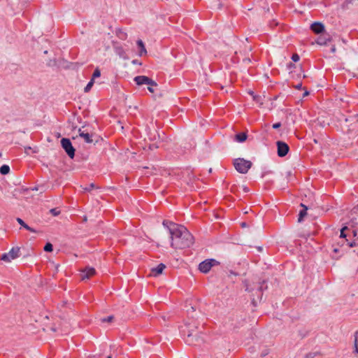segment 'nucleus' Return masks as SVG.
<instances>
[{"mask_svg":"<svg viewBox=\"0 0 358 358\" xmlns=\"http://www.w3.org/2000/svg\"><path fill=\"white\" fill-rule=\"evenodd\" d=\"M162 224L171 236V246L174 244L190 246L194 243L193 236L184 226L166 220L163 221Z\"/></svg>","mask_w":358,"mask_h":358,"instance_id":"f257e3e1","label":"nucleus"},{"mask_svg":"<svg viewBox=\"0 0 358 358\" xmlns=\"http://www.w3.org/2000/svg\"><path fill=\"white\" fill-rule=\"evenodd\" d=\"M340 238L345 239L346 243H343L342 245L358 246V231L357 229H350L349 227H344L341 229Z\"/></svg>","mask_w":358,"mask_h":358,"instance_id":"f03ea898","label":"nucleus"},{"mask_svg":"<svg viewBox=\"0 0 358 358\" xmlns=\"http://www.w3.org/2000/svg\"><path fill=\"white\" fill-rule=\"evenodd\" d=\"M25 248H11L8 252L1 255L0 259L4 262L9 263L18 257H25L29 255V252L24 251Z\"/></svg>","mask_w":358,"mask_h":358,"instance_id":"7ed1b4c3","label":"nucleus"},{"mask_svg":"<svg viewBox=\"0 0 358 358\" xmlns=\"http://www.w3.org/2000/svg\"><path fill=\"white\" fill-rule=\"evenodd\" d=\"M236 170L240 173H246L252 166V162L243 158L236 159L234 162Z\"/></svg>","mask_w":358,"mask_h":358,"instance_id":"20e7f679","label":"nucleus"},{"mask_svg":"<svg viewBox=\"0 0 358 358\" xmlns=\"http://www.w3.org/2000/svg\"><path fill=\"white\" fill-rule=\"evenodd\" d=\"M220 262L215 259H207L199 264V270L203 273H207L214 266L219 265Z\"/></svg>","mask_w":358,"mask_h":358,"instance_id":"39448f33","label":"nucleus"},{"mask_svg":"<svg viewBox=\"0 0 358 358\" xmlns=\"http://www.w3.org/2000/svg\"><path fill=\"white\" fill-rule=\"evenodd\" d=\"M61 145L68 156L73 159L75 156V149L73 147L71 141L69 138H63L61 140Z\"/></svg>","mask_w":358,"mask_h":358,"instance_id":"423d86ee","label":"nucleus"},{"mask_svg":"<svg viewBox=\"0 0 358 358\" xmlns=\"http://www.w3.org/2000/svg\"><path fill=\"white\" fill-rule=\"evenodd\" d=\"M204 341L201 334L194 335L192 331H189L185 343L188 345H197Z\"/></svg>","mask_w":358,"mask_h":358,"instance_id":"0eeeda50","label":"nucleus"},{"mask_svg":"<svg viewBox=\"0 0 358 358\" xmlns=\"http://www.w3.org/2000/svg\"><path fill=\"white\" fill-rule=\"evenodd\" d=\"M276 145L278 148V155L280 157H285L289 150L288 145L280 141H277Z\"/></svg>","mask_w":358,"mask_h":358,"instance_id":"6e6552de","label":"nucleus"},{"mask_svg":"<svg viewBox=\"0 0 358 358\" xmlns=\"http://www.w3.org/2000/svg\"><path fill=\"white\" fill-rule=\"evenodd\" d=\"M95 274V269L92 267H86L82 271L81 279L85 280L90 278L91 276Z\"/></svg>","mask_w":358,"mask_h":358,"instance_id":"1a4fd4ad","label":"nucleus"},{"mask_svg":"<svg viewBox=\"0 0 358 358\" xmlns=\"http://www.w3.org/2000/svg\"><path fill=\"white\" fill-rule=\"evenodd\" d=\"M79 136L83 138L85 142L92 143L93 142L92 135L89 132L83 130L81 128L78 129Z\"/></svg>","mask_w":358,"mask_h":358,"instance_id":"9d476101","label":"nucleus"},{"mask_svg":"<svg viewBox=\"0 0 358 358\" xmlns=\"http://www.w3.org/2000/svg\"><path fill=\"white\" fill-rule=\"evenodd\" d=\"M311 30L315 34H321L324 31V26L321 22H314L310 25Z\"/></svg>","mask_w":358,"mask_h":358,"instance_id":"9b49d317","label":"nucleus"},{"mask_svg":"<svg viewBox=\"0 0 358 358\" xmlns=\"http://www.w3.org/2000/svg\"><path fill=\"white\" fill-rule=\"evenodd\" d=\"M165 268H166L165 264L161 263L157 267L152 268L151 269V274L155 277L158 276L159 275L162 273V272Z\"/></svg>","mask_w":358,"mask_h":358,"instance_id":"f8f14e48","label":"nucleus"},{"mask_svg":"<svg viewBox=\"0 0 358 358\" xmlns=\"http://www.w3.org/2000/svg\"><path fill=\"white\" fill-rule=\"evenodd\" d=\"M134 80L138 85H147L148 77L145 76H136Z\"/></svg>","mask_w":358,"mask_h":358,"instance_id":"ddd939ff","label":"nucleus"},{"mask_svg":"<svg viewBox=\"0 0 358 358\" xmlns=\"http://www.w3.org/2000/svg\"><path fill=\"white\" fill-rule=\"evenodd\" d=\"M248 135L245 132L238 133L235 135L234 140L238 143H243L246 141Z\"/></svg>","mask_w":358,"mask_h":358,"instance_id":"4468645a","label":"nucleus"},{"mask_svg":"<svg viewBox=\"0 0 358 358\" xmlns=\"http://www.w3.org/2000/svg\"><path fill=\"white\" fill-rule=\"evenodd\" d=\"M140 50H139V56H143L144 55H146L147 53V50L145 48V45H144V43L143 42L141 41V40H138L137 42H136Z\"/></svg>","mask_w":358,"mask_h":358,"instance_id":"2eb2a0df","label":"nucleus"},{"mask_svg":"<svg viewBox=\"0 0 358 358\" xmlns=\"http://www.w3.org/2000/svg\"><path fill=\"white\" fill-rule=\"evenodd\" d=\"M301 207H303V210H300L299 212V219H298V221L299 222H301L302 220V219L303 218V217H305L307 214L306 211L308 210V207L301 203Z\"/></svg>","mask_w":358,"mask_h":358,"instance_id":"dca6fc26","label":"nucleus"},{"mask_svg":"<svg viewBox=\"0 0 358 358\" xmlns=\"http://www.w3.org/2000/svg\"><path fill=\"white\" fill-rule=\"evenodd\" d=\"M330 41V38H327L325 36H320L317 40V43L320 45H326L328 41Z\"/></svg>","mask_w":358,"mask_h":358,"instance_id":"f3484780","label":"nucleus"},{"mask_svg":"<svg viewBox=\"0 0 358 358\" xmlns=\"http://www.w3.org/2000/svg\"><path fill=\"white\" fill-rule=\"evenodd\" d=\"M10 172V167L6 164H3L0 167V173L2 175H6Z\"/></svg>","mask_w":358,"mask_h":358,"instance_id":"a211bd4d","label":"nucleus"},{"mask_svg":"<svg viewBox=\"0 0 358 358\" xmlns=\"http://www.w3.org/2000/svg\"><path fill=\"white\" fill-rule=\"evenodd\" d=\"M304 238L306 240V242L301 241L300 243H296V244L299 245V246H301L302 244H308V245H310V246H312L313 245V239L312 238L309 237V238Z\"/></svg>","mask_w":358,"mask_h":358,"instance_id":"6ab92c4d","label":"nucleus"},{"mask_svg":"<svg viewBox=\"0 0 358 358\" xmlns=\"http://www.w3.org/2000/svg\"><path fill=\"white\" fill-rule=\"evenodd\" d=\"M17 221L24 228H25L28 230H30V231L32 230L21 218H17Z\"/></svg>","mask_w":358,"mask_h":358,"instance_id":"aec40b11","label":"nucleus"},{"mask_svg":"<svg viewBox=\"0 0 358 358\" xmlns=\"http://www.w3.org/2000/svg\"><path fill=\"white\" fill-rule=\"evenodd\" d=\"M93 84H94V80H93V79H91V80L87 83V85L84 88L85 92H88L91 90Z\"/></svg>","mask_w":358,"mask_h":358,"instance_id":"412c9836","label":"nucleus"},{"mask_svg":"<svg viewBox=\"0 0 358 358\" xmlns=\"http://www.w3.org/2000/svg\"><path fill=\"white\" fill-rule=\"evenodd\" d=\"M355 347H354V352L358 353V337H357V332L355 333Z\"/></svg>","mask_w":358,"mask_h":358,"instance_id":"4be33fe9","label":"nucleus"},{"mask_svg":"<svg viewBox=\"0 0 358 358\" xmlns=\"http://www.w3.org/2000/svg\"><path fill=\"white\" fill-rule=\"evenodd\" d=\"M265 282L263 281L262 282H259V285L257 286V291L259 292H262L263 291V289H267V286H264Z\"/></svg>","mask_w":358,"mask_h":358,"instance_id":"5701e85b","label":"nucleus"},{"mask_svg":"<svg viewBox=\"0 0 358 358\" xmlns=\"http://www.w3.org/2000/svg\"><path fill=\"white\" fill-rule=\"evenodd\" d=\"M100 76H101V72H100L99 69H96L93 73L92 79H93V80H94L96 78L100 77Z\"/></svg>","mask_w":358,"mask_h":358,"instance_id":"b1692460","label":"nucleus"},{"mask_svg":"<svg viewBox=\"0 0 358 358\" xmlns=\"http://www.w3.org/2000/svg\"><path fill=\"white\" fill-rule=\"evenodd\" d=\"M114 317L113 315L108 316L102 318L101 320L102 322H110L113 320Z\"/></svg>","mask_w":358,"mask_h":358,"instance_id":"393cba45","label":"nucleus"},{"mask_svg":"<svg viewBox=\"0 0 358 358\" xmlns=\"http://www.w3.org/2000/svg\"><path fill=\"white\" fill-rule=\"evenodd\" d=\"M50 213L53 215L54 216H57L60 213V211L58 210L57 208H52L50 210Z\"/></svg>","mask_w":358,"mask_h":358,"instance_id":"a878e982","label":"nucleus"},{"mask_svg":"<svg viewBox=\"0 0 358 358\" xmlns=\"http://www.w3.org/2000/svg\"><path fill=\"white\" fill-rule=\"evenodd\" d=\"M93 188H94V183H91L90 185H89L88 186L85 187L84 188L85 191H87V192H90L91 191Z\"/></svg>","mask_w":358,"mask_h":358,"instance_id":"bb28decb","label":"nucleus"},{"mask_svg":"<svg viewBox=\"0 0 358 358\" xmlns=\"http://www.w3.org/2000/svg\"><path fill=\"white\" fill-rule=\"evenodd\" d=\"M147 85L149 86H156L157 83L152 79L148 78V80L147 82Z\"/></svg>","mask_w":358,"mask_h":358,"instance_id":"cd10ccee","label":"nucleus"},{"mask_svg":"<svg viewBox=\"0 0 358 358\" xmlns=\"http://www.w3.org/2000/svg\"><path fill=\"white\" fill-rule=\"evenodd\" d=\"M316 355L315 352H310L306 355L303 358H314Z\"/></svg>","mask_w":358,"mask_h":358,"instance_id":"c85d7f7f","label":"nucleus"},{"mask_svg":"<svg viewBox=\"0 0 358 358\" xmlns=\"http://www.w3.org/2000/svg\"><path fill=\"white\" fill-rule=\"evenodd\" d=\"M299 55L297 54H294L292 57V59L294 62H296L299 60Z\"/></svg>","mask_w":358,"mask_h":358,"instance_id":"c756f323","label":"nucleus"},{"mask_svg":"<svg viewBox=\"0 0 358 358\" xmlns=\"http://www.w3.org/2000/svg\"><path fill=\"white\" fill-rule=\"evenodd\" d=\"M273 128L276 129H278L281 127V123L280 122H276L275 124H273Z\"/></svg>","mask_w":358,"mask_h":358,"instance_id":"7c9ffc66","label":"nucleus"},{"mask_svg":"<svg viewBox=\"0 0 358 358\" xmlns=\"http://www.w3.org/2000/svg\"><path fill=\"white\" fill-rule=\"evenodd\" d=\"M268 353H269L268 350H267V349H266V350H263V351L262 352V353H261V357H264L266 356Z\"/></svg>","mask_w":358,"mask_h":358,"instance_id":"2f4dec72","label":"nucleus"},{"mask_svg":"<svg viewBox=\"0 0 358 358\" xmlns=\"http://www.w3.org/2000/svg\"><path fill=\"white\" fill-rule=\"evenodd\" d=\"M253 99H254L255 101H257V102L259 103L260 104H262V102H261V101H260V96H253Z\"/></svg>","mask_w":358,"mask_h":358,"instance_id":"473e14b6","label":"nucleus"},{"mask_svg":"<svg viewBox=\"0 0 358 358\" xmlns=\"http://www.w3.org/2000/svg\"><path fill=\"white\" fill-rule=\"evenodd\" d=\"M44 248V250L47 252H53V249L54 248Z\"/></svg>","mask_w":358,"mask_h":358,"instance_id":"72a5a7b5","label":"nucleus"},{"mask_svg":"<svg viewBox=\"0 0 358 358\" xmlns=\"http://www.w3.org/2000/svg\"><path fill=\"white\" fill-rule=\"evenodd\" d=\"M356 224H357V222H355V221L352 219V221H351L350 227L352 228H354Z\"/></svg>","mask_w":358,"mask_h":358,"instance_id":"f704fd0d","label":"nucleus"},{"mask_svg":"<svg viewBox=\"0 0 358 358\" xmlns=\"http://www.w3.org/2000/svg\"><path fill=\"white\" fill-rule=\"evenodd\" d=\"M190 310H191L192 312H194V311H195V308H194L193 306H191V307H190V309H188V310H187V313H188V314H190Z\"/></svg>","mask_w":358,"mask_h":358,"instance_id":"c9c22d12","label":"nucleus"},{"mask_svg":"<svg viewBox=\"0 0 358 358\" xmlns=\"http://www.w3.org/2000/svg\"><path fill=\"white\" fill-rule=\"evenodd\" d=\"M336 47L335 45H333L331 48V52L332 53H334L336 52Z\"/></svg>","mask_w":358,"mask_h":358,"instance_id":"e433bc0d","label":"nucleus"},{"mask_svg":"<svg viewBox=\"0 0 358 358\" xmlns=\"http://www.w3.org/2000/svg\"><path fill=\"white\" fill-rule=\"evenodd\" d=\"M125 36H126V34H123V33H121L120 35L119 36V37L121 38L122 39H124Z\"/></svg>","mask_w":358,"mask_h":358,"instance_id":"4c0bfd02","label":"nucleus"},{"mask_svg":"<svg viewBox=\"0 0 358 358\" xmlns=\"http://www.w3.org/2000/svg\"><path fill=\"white\" fill-rule=\"evenodd\" d=\"M338 251H339V248H334V250H333V252L335 254L338 252Z\"/></svg>","mask_w":358,"mask_h":358,"instance_id":"58836bf2","label":"nucleus"},{"mask_svg":"<svg viewBox=\"0 0 358 358\" xmlns=\"http://www.w3.org/2000/svg\"><path fill=\"white\" fill-rule=\"evenodd\" d=\"M245 290L248 291V292H252V291L254 290V289L253 288H250L249 286H247Z\"/></svg>","mask_w":358,"mask_h":358,"instance_id":"ea45409f","label":"nucleus"},{"mask_svg":"<svg viewBox=\"0 0 358 358\" xmlns=\"http://www.w3.org/2000/svg\"><path fill=\"white\" fill-rule=\"evenodd\" d=\"M243 191H244L245 192H249V189H248V187H245V186H244V187H243Z\"/></svg>","mask_w":358,"mask_h":358,"instance_id":"a19ab883","label":"nucleus"},{"mask_svg":"<svg viewBox=\"0 0 358 358\" xmlns=\"http://www.w3.org/2000/svg\"><path fill=\"white\" fill-rule=\"evenodd\" d=\"M152 86H148V90L150 92H154V90L152 89Z\"/></svg>","mask_w":358,"mask_h":358,"instance_id":"79ce46f5","label":"nucleus"},{"mask_svg":"<svg viewBox=\"0 0 358 358\" xmlns=\"http://www.w3.org/2000/svg\"><path fill=\"white\" fill-rule=\"evenodd\" d=\"M301 86H302V85H301V83H299V84L296 85L295 86V87H296V89H300V88L301 87Z\"/></svg>","mask_w":358,"mask_h":358,"instance_id":"37998d69","label":"nucleus"},{"mask_svg":"<svg viewBox=\"0 0 358 358\" xmlns=\"http://www.w3.org/2000/svg\"><path fill=\"white\" fill-rule=\"evenodd\" d=\"M252 302L254 304V306H256V299H255V297L252 298Z\"/></svg>","mask_w":358,"mask_h":358,"instance_id":"c03bdc74","label":"nucleus"},{"mask_svg":"<svg viewBox=\"0 0 358 358\" xmlns=\"http://www.w3.org/2000/svg\"><path fill=\"white\" fill-rule=\"evenodd\" d=\"M308 94H309V92H308V91H306V92L303 93V97H304V96H308Z\"/></svg>","mask_w":358,"mask_h":358,"instance_id":"a18cd8bd","label":"nucleus"},{"mask_svg":"<svg viewBox=\"0 0 358 358\" xmlns=\"http://www.w3.org/2000/svg\"><path fill=\"white\" fill-rule=\"evenodd\" d=\"M45 246H52V243H50V242H47L45 245Z\"/></svg>","mask_w":358,"mask_h":358,"instance_id":"49530a36","label":"nucleus"},{"mask_svg":"<svg viewBox=\"0 0 358 358\" xmlns=\"http://www.w3.org/2000/svg\"><path fill=\"white\" fill-rule=\"evenodd\" d=\"M257 249H258V251H259V252H261V251H262V248L259 247V248H257Z\"/></svg>","mask_w":358,"mask_h":358,"instance_id":"de8ad7c7","label":"nucleus"},{"mask_svg":"<svg viewBox=\"0 0 358 358\" xmlns=\"http://www.w3.org/2000/svg\"><path fill=\"white\" fill-rule=\"evenodd\" d=\"M132 63H133V64H137V61H136V60H134V61L132 62Z\"/></svg>","mask_w":358,"mask_h":358,"instance_id":"09e8293b","label":"nucleus"},{"mask_svg":"<svg viewBox=\"0 0 358 358\" xmlns=\"http://www.w3.org/2000/svg\"><path fill=\"white\" fill-rule=\"evenodd\" d=\"M33 190H38V187H35L34 188L32 189Z\"/></svg>","mask_w":358,"mask_h":358,"instance_id":"8fccbe9b","label":"nucleus"},{"mask_svg":"<svg viewBox=\"0 0 358 358\" xmlns=\"http://www.w3.org/2000/svg\"><path fill=\"white\" fill-rule=\"evenodd\" d=\"M242 227H245V223H242Z\"/></svg>","mask_w":358,"mask_h":358,"instance_id":"3c124183","label":"nucleus"},{"mask_svg":"<svg viewBox=\"0 0 358 358\" xmlns=\"http://www.w3.org/2000/svg\"><path fill=\"white\" fill-rule=\"evenodd\" d=\"M27 150H29L31 149V148H30V147H28V148H26V150H27Z\"/></svg>","mask_w":358,"mask_h":358,"instance_id":"603ef678","label":"nucleus"},{"mask_svg":"<svg viewBox=\"0 0 358 358\" xmlns=\"http://www.w3.org/2000/svg\"><path fill=\"white\" fill-rule=\"evenodd\" d=\"M357 208H354L353 210L355 212V211H357Z\"/></svg>","mask_w":358,"mask_h":358,"instance_id":"864d4df0","label":"nucleus"},{"mask_svg":"<svg viewBox=\"0 0 358 358\" xmlns=\"http://www.w3.org/2000/svg\"><path fill=\"white\" fill-rule=\"evenodd\" d=\"M107 358H112V357H111V356H108V357H107Z\"/></svg>","mask_w":358,"mask_h":358,"instance_id":"5fc2aeb1","label":"nucleus"},{"mask_svg":"<svg viewBox=\"0 0 358 358\" xmlns=\"http://www.w3.org/2000/svg\"><path fill=\"white\" fill-rule=\"evenodd\" d=\"M1 156V153L0 152V157Z\"/></svg>","mask_w":358,"mask_h":358,"instance_id":"6e6d98bb","label":"nucleus"}]
</instances>
